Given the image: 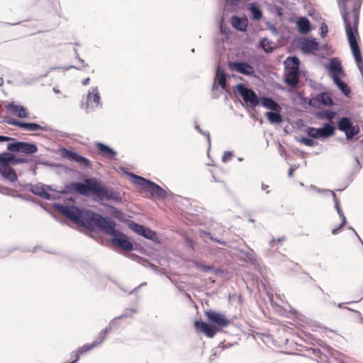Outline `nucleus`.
Wrapping results in <instances>:
<instances>
[{"mask_svg":"<svg viewBox=\"0 0 363 363\" xmlns=\"http://www.w3.org/2000/svg\"><path fill=\"white\" fill-rule=\"evenodd\" d=\"M75 199L70 197L64 200V203H53L52 206L57 212L87 230L94 232L100 230L104 233L111 235V242L125 251L134 250L133 244L128 235L116 229V223L111 218L103 216L84 207L74 205Z\"/></svg>","mask_w":363,"mask_h":363,"instance_id":"1","label":"nucleus"},{"mask_svg":"<svg viewBox=\"0 0 363 363\" xmlns=\"http://www.w3.org/2000/svg\"><path fill=\"white\" fill-rule=\"evenodd\" d=\"M204 313L208 321L197 319L194 321V325L197 332L203 333L207 337H213L230 323V319L218 311L210 309L205 311Z\"/></svg>","mask_w":363,"mask_h":363,"instance_id":"2","label":"nucleus"},{"mask_svg":"<svg viewBox=\"0 0 363 363\" xmlns=\"http://www.w3.org/2000/svg\"><path fill=\"white\" fill-rule=\"evenodd\" d=\"M347 0H337V5L340 9L342 18L343 20L347 38L350 35L353 38H359L358 26L359 21V13L363 0H354L352 5L353 23L351 24L350 20V12L347 8Z\"/></svg>","mask_w":363,"mask_h":363,"instance_id":"3","label":"nucleus"},{"mask_svg":"<svg viewBox=\"0 0 363 363\" xmlns=\"http://www.w3.org/2000/svg\"><path fill=\"white\" fill-rule=\"evenodd\" d=\"M330 78L341 93L346 97H351V88L349 85L341 79V77L345 75L342 68L341 61L338 57H333L330 60L328 65H325Z\"/></svg>","mask_w":363,"mask_h":363,"instance_id":"4","label":"nucleus"},{"mask_svg":"<svg viewBox=\"0 0 363 363\" xmlns=\"http://www.w3.org/2000/svg\"><path fill=\"white\" fill-rule=\"evenodd\" d=\"M232 91L246 109L255 110L258 106L259 96L247 84L238 83L232 87Z\"/></svg>","mask_w":363,"mask_h":363,"instance_id":"5","label":"nucleus"},{"mask_svg":"<svg viewBox=\"0 0 363 363\" xmlns=\"http://www.w3.org/2000/svg\"><path fill=\"white\" fill-rule=\"evenodd\" d=\"M91 199L94 201L101 203V204L104 199L113 201L116 203H121L123 201V199L118 191H116L113 187L107 186L95 177Z\"/></svg>","mask_w":363,"mask_h":363,"instance_id":"6","label":"nucleus"},{"mask_svg":"<svg viewBox=\"0 0 363 363\" xmlns=\"http://www.w3.org/2000/svg\"><path fill=\"white\" fill-rule=\"evenodd\" d=\"M94 177L86 179L84 182H71L66 184L62 194H74L91 198Z\"/></svg>","mask_w":363,"mask_h":363,"instance_id":"7","label":"nucleus"},{"mask_svg":"<svg viewBox=\"0 0 363 363\" xmlns=\"http://www.w3.org/2000/svg\"><path fill=\"white\" fill-rule=\"evenodd\" d=\"M136 179L139 182L138 186L144 191L149 193L150 198L158 200H164L167 198V192L155 182L145 177H139Z\"/></svg>","mask_w":363,"mask_h":363,"instance_id":"8","label":"nucleus"},{"mask_svg":"<svg viewBox=\"0 0 363 363\" xmlns=\"http://www.w3.org/2000/svg\"><path fill=\"white\" fill-rule=\"evenodd\" d=\"M336 127L330 122L324 123L320 127L308 126L306 130L308 136L315 138L322 141L333 137L335 134Z\"/></svg>","mask_w":363,"mask_h":363,"instance_id":"9","label":"nucleus"},{"mask_svg":"<svg viewBox=\"0 0 363 363\" xmlns=\"http://www.w3.org/2000/svg\"><path fill=\"white\" fill-rule=\"evenodd\" d=\"M298 43L302 52L308 55L312 54L313 51H318L320 45L318 40L313 37H295L292 40V44Z\"/></svg>","mask_w":363,"mask_h":363,"instance_id":"10","label":"nucleus"},{"mask_svg":"<svg viewBox=\"0 0 363 363\" xmlns=\"http://www.w3.org/2000/svg\"><path fill=\"white\" fill-rule=\"evenodd\" d=\"M7 150L26 155H33L38 152V146L35 143L19 141L15 138L13 142H10L7 144Z\"/></svg>","mask_w":363,"mask_h":363,"instance_id":"11","label":"nucleus"},{"mask_svg":"<svg viewBox=\"0 0 363 363\" xmlns=\"http://www.w3.org/2000/svg\"><path fill=\"white\" fill-rule=\"evenodd\" d=\"M228 67L230 70L235 71L245 76L255 77L256 75L254 67L245 61H229L228 62Z\"/></svg>","mask_w":363,"mask_h":363,"instance_id":"12","label":"nucleus"},{"mask_svg":"<svg viewBox=\"0 0 363 363\" xmlns=\"http://www.w3.org/2000/svg\"><path fill=\"white\" fill-rule=\"evenodd\" d=\"M226 74L224 68L216 66L214 82L212 86V97L218 99L219 95L216 94L218 86H220L223 91H226Z\"/></svg>","mask_w":363,"mask_h":363,"instance_id":"13","label":"nucleus"},{"mask_svg":"<svg viewBox=\"0 0 363 363\" xmlns=\"http://www.w3.org/2000/svg\"><path fill=\"white\" fill-rule=\"evenodd\" d=\"M353 57L356 62V65L361 73L363 74V57L361 52V50L358 43L359 38H353L352 35L350 36V38H347Z\"/></svg>","mask_w":363,"mask_h":363,"instance_id":"14","label":"nucleus"},{"mask_svg":"<svg viewBox=\"0 0 363 363\" xmlns=\"http://www.w3.org/2000/svg\"><path fill=\"white\" fill-rule=\"evenodd\" d=\"M11 151H5L0 153V164L4 165H17L20 164L28 163L31 161L26 157H17L11 152Z\"/></svg>","mask_w":363,"mask_h":363,"instance_id":"15","label":"nucleus"},{"mask_svg":"<svg viewBox=\"0 0 363 363\" xmlns=\"http://www.w3.org/2000/svg\"><path fill=\"white\" fill-rule=\"evenodd\" d=\"M94 103L96 107L102 108L103 104L97 86L91 87L86 95V104L85 106L86 113H89V104Z\"/></svg>","mask_w":363,"mask_h":363,"instance_id":"16","label":"nucleus"},{"mask_svg":"<svg viewBox=\"0 0 363 363\" xmlns=\"http://www.w3.org/2000/svg\"><path fill=\"white\" fill-rule=\"evenodd\" d=\"M98 152L104 157L116 160L118 152L110 145L101 142H97L95 144Z\"/></svg>","mask_w":363,"mask_h":363,"instance_id":"17","label":"nucleus"},{"mask_svg":"<svg viewBox=\"0 0 363 363\" xmlns=\"http://www.w3.org/2000/svg\"><path fill=\"white\" fill-rule=\"evenodd\" d=\"M192 263L197 269L202 272H211L215 274H219L221 277H224L227 274V272L221 267H215L213 265L204 264L196 260H193Z\"/></svg>","mask_w":363,"mask_h":363,"instance_id":"18","label":"nucleus"},{"mask_svg":"<svg viewBox=\"0 0 363 363\" xmlns=\"http://www.w3.org/2000/svg\"><path fill=\"white\" fill-rule=\"evenodd\" d=\"M360 155L359 157L357 155H353L352 158L354 161V164L352 169L348 173V181L349 182H352L354 177L359 173L363 167V149L359 148Z\"/></svg>","mask_w":363,"mask_h":363,"instance_id":"19","label":"nucleus"},{"mask_svg":"<svg viewBox=\"0 0 363 363\" xmlns=\"http://www.w3.org/2000/svg\"><path fill=\"white\" fill-rule=\"evenodd\" d=\"M281 111V108L279 106L278 107L267 111L264 116L270 124H280L284 121Z\"/></svg>","mask_w":363,"mask_h":363,"instance_id":"20","label":"nucleus"},{"mask_svg":"<svg viewBox=\"0 0 363 363\" xmlns=\"http://www.w3.org/2000/svg\"><path fill=\"white\" fill-rule=\"evenodd\" d=\"M5 108L21 118H26L29 116V113L24 106L15 104L13 101L7 103L5 105Z\"/></svg>","mask_w":363,"mask_h":363,"instance_id":"21","label":"nucleus"},{"mask_svg":"<svg viewBox=\"0 0 363 363\" xmlns=\"http://www.w3.org/2000/svg\"><path fill=\"white\" fill-rule=\"evenodd\" d=\"M0 174L4 179H8L11 183L14 184L18 182L17 173L11 166L0 164Z\"/></svg>","mask_w":363,"mask_h":363,"instance_id":"22","label":"nucleus"},{"mask_svg":"<svg viewBox=\"0 0 363 363\" xmlns=\"http://www.w3.org/2000/svg\"><path fill=\"white\" fill-rule=\"evenodd\" d=\"M230 23L236 30L245 32L247 29L249 22L246 16H243L242 17L233 16L230 18Z\"/></svg>","mask_w":363,"mask_h":363,"instance_id":"23","label":"nucleus"},{"mask_svg":"<svg viewBox=\"0 0 363 363\" xmlns=\"http://www.w3.org/2000/svg\"><path fill=\"white\" fill-rule=\"evenodd\" d=\"M30 192L34 195L40 196L45 200H52L55 199V196L49 193L45 192L43 188V183H38L36 184H32L30 188Z\"/></svg>","mask_w":363,"mask_h":363,"instance_id":"24","label":"nucleus"},{"mask_svg":"<svg viewBox=\"0 0 363 363\" xmlns=\"http://www.w3.org/2000/svg\"><path fill=\"white\" fill-rule=\"evenodd\" d=\"M333 93L331 91L328 90L318 93L316 95V101L319 104L325 106H334L336 104L334 102L333 98Z\"/></svg>","mask_w":363,"mask_h":363,"instance_id":"25","label":"nucleus"},{"mask_svg":"<svg viewBox=\"0 0 363 363\" xmlns=\"http://www.w3.org/2000/svg\"><path fill=\"white\" fill-rule=\"evenodd\" d=\"M258 49L262 50L266 54L272 53L277 48L276 43L267 37L261 38L257 45Z\"/></svg>","mask_w":363,"mask_h":363,"instance_id":"26","label":"nucleus"},{"mask_svg":"<svg viewBox=\"0 0 363 363\" xmlns=\"http://www.w3.org/2000/svg\"><path fill=\"white\" fill-rule=\"evenodd\" d=\"M296 25L298 32L302 34L306 35L313 30L311 22L306 16L298 17L296 21Z\"/></svg>","mask_w":363,"mask_h":363,"instance_id":"27","label":"nucleus"},{"mask_svg":"<svg viewBox=\"0 0 363 363\" xmlns=\"http://www.w3.org/2000/svg\"><path fill=\"white\" fill-rule=\"evenodd\" d=\"M298 71H287L284 76V83L291 89H295L299 82Z\"/></svg>","mask_w":363,"mask_h":363,"instance_id":"28","label":"nucleus"},{"mask_svg":"<svg viewBox=\"0 0 363 363\" xmlns=\"http://www.w3.org/2000/svg\"><path fill=\"white\" fill-rule=\"evenodd\" d=\"M258 106H261L269 110L278 107L279 104L271 96L262 95L259 96Z\"/></svg>","mask_w":363,"mask_h":363,"instance_id":"29","label":"nucleus"},{"mask_svg":"<svg viewBox=\"0 0 363 363\" xmlns=\"http://www.w3.org/2000/svg\"><path fill=\"white\" fill-rule=\"evenodd\" d=\"M314 116L317 119H327L331 123L333 120L336 117L337 113L330 109L322 108L319 111H316L314 113Z\"/></svg>","mask_w":363,"mask_h":363,"instance_id":"30","label":"nucleus"},{"mask_svg":"<svg viewBox=\"0 0 363 363\" xmlns=\"http://www.w3.org/2000/svg\"><path fill=\"white\" fill-rule=\"evenodd\" d=\"M21 129L29 131H37L39 130L44 131H51L52 130V128L48 125L43 126L35 122H26L24 121H23Z\"/></svg>","mask_w":363,"mask_h":363,"instance_id":"31","label":"nucleus"},{"mask_svg":"<svg viewBox=\"0 0 363 363\" xmlns=\"http://www.w3.org/2000/svg\"><path fill=\"white\" fill-rule=\"evenodd\" d=\"M102 205L107 208L108 209L111 211L112 216L119 220L121 222H123L127 224V220H130V219L125 218V213L121 211L120 209L116 208L114 206L107 203H102Z\"/></svg>","mask_w":363,"mask_h":363,"instance_id":"32","label":"nucleus"},{"mask_svg":"<svg viewBox=\"0 0 363 363\" xmlns=\"http://www.w3.org/2000/svg\"><path fill=\"white\" fill-rule=\"evenodd\" d=\"M352 121L348 116H342L337 119L336 129L347 133V131L352 127Z\"/></svg>","mask_w":363,"mask_h":363,"instance_id":"33","label":"nucleus"},{"mask_svg":"<svg viewBox=\"0 0 363 363\" xmlns=\"http://www.w3.org/2000/svg\"><path fill=\"white\" fill-rule=\"evenodd\" d=\"M247 9L251 13L252 20L259 21L263 17V12L257 2L250 3Z\"/></svg>","mask_w":363,"mask_h":363,"instance_id":"34","label":"nucleus"},{"mask_svg":"<svg viewBox=\"0 0 363 363\" xmlns=\"http://www.w3.org/2000/svg\"><path fill=\"white\" fill-rule=\"evenodd\" d=\"M284 64L289 71H298L301 61L296 55L289 56L284 60Z\"/></svg>","mask_w":363,"mask_h":363,"instance_id":"35","label":"nucleus"},{"mask_svg":"<svg viewBox=\"0 0 363 363\" xmlns=\"http://www.w3.org/2000/svg\"><path fill=\"white\" fill-rule=\"evenodd\" d=\"M140 236H143V238L149 240H151L155 243L160 242L156 231L145 225L143 226V229L142 230Z\"/></svg>","mask_w":363,"mask_h":363,"instance_id":"36","label":"nucleus"},{"mask_svg":"<svg viewBox=\"0 0 363 363\" xmlns=\"http://www.w3.org/2000/svg\"><path fill=\"white\" fill-rule=\"evenodd\" d=\"M61 156L64 158L69 160V161L74 162L78 152L74 151L72 149H69L65 147L60 148Z\"/></svg>","mask_w":363,"mask_h":363,"instance_id":"37","label":"nucleus"},{"mask_svg":"<svg viewBox=\"0 0 363 363\" xmlns=\"http://www.w3.org/2000/svg\"><path fill=\"white\" fill-rule=\"evenodd\" d=\"M61 156L64 158L69 160V161L74 162L78 152L74 151L72 149H69L65 147L60 148Z\"/></svg>","mask_w":363,"mask_h":363,"instance_id":"38","label":"nucleus"},{"mask_svg":"<svg viewBox=\"0 0 363 363\" xmlns=\"http://www.w3.org/2000/svg\"><path fill=\"white\" fill-rule=\"evenodd\" d=\"M360 132V128L358 125H354L352 124V127L345 133V139L347 142H352L357 140V138H354Z\"/></svg>","mask_w":363,"mask_h":363,"instance_id":"39","label":"nucleus"},{"mask_svg":"<svg viewBox=\"0 0 363 363\" xmlns=\"http://www.w3.org/2000/svg\"><path fill=\"white\" fill-rule=\"evenodd\" d=\"M75 162L78 163L81 166L85 168H91V162L87 157L82 155L79 152L77 153L76 158L74 160Z\"/></svg>","mask_w":363,"mask_h":363,"instance_id":"40","label":"nucleus"},{"mask_svg":"<svg viewBox=\"0 0 363 363\" xmlns=\"http://www.w3.org/2000/svg\"><path fill=\"white\" fill-rule=\"evenodd\" d=\"M264 255L267 257H272V258H278L280 261H284L286 259V255L280 253L277 250H273L271 249L266 250L264 251Z\"/></svg>","mask_w":363,"mask_h":363,"instance_id":"41","label":"nucleus"},{"mask_svg":"<svg viewBox=\"0 0 363 363\" xmlns=\"http://www.w3.org/2000/svg\"><path fill=\"white\" fill-rule=\"evenodd\" d=\"M127 225L133 232L138 235H140L144 226L143 225L136 223L133 220H127Z\"/></svg>","mask_w":363,"mask_h":363,"instance_id":"42","label":"nucleus"},{"mask_svg":"<svg viewBox=\"0 0 363 363\" xmlns=\"http://www.w3.org/2000/svg\"><path fill=\"white\" fill-rule=\"evenodd\" d=\"M119 169L123 174L128 176V177L130 179V180L131 181L132 183H133L134 184H135L137 186L139 185V182H138L137 179H138L139 177H143L142 176H139V175L135 174L133 172H128V169L124 167H120Z\"/></svg>","mask_w":363,"mask_h":363,"instance_id":"43","label":"nucleus"},{"mask_svg":"<svg viewBox=\"0 0 363 363\" xmlns=\"http://www.w3.org/2000/svg\"><path fill=\"white\" fill-rule=\"evenodd\" d=\"M16 197L21 199L27 201H31L34 203H36V204L39 205L40 206H41L44 210L47 211L48 212H50V211L48 209H47L45 207L43 206L41 201H37L35 198H33L30 195L16 194Z\"/></svg>","mask_w":363,"mask_h":363,"instance_id":"44","label":"nucleus"},{"mask_svg":"<svg viewBox=\"0 0 363 363\" xmlns=\"http://www.w3.org/2000/svg\"><path fill=\"white\" fill-rule=\"evenodd\" d=\"M315 138H313L311 136H301L300 139H296L297 141H299L302 144H304L306 146L308 147H313L318 144V143L314 140Z\"/></svg>","mask_w":363,"mask_h":363,"instance_id":"45","label":"nucleus"},{"mask_svg":"<svg viewBox=\"0 0 363 363\" xmlns=\"http://www.w3.org/2000/svg\"><path fill=\"white\" fill-rule=\"evenodd\" d=\"M240 252L250 263L255 264L257 262V257L253 250L249 248L247 251L241 250Z\"/></svg>","mask_w":363,"mask_h":363,"instance_id":"46","label":"nucleus"},{"mask_svg":"<svg viewBox=\"0 0 363 363\" xmlns=\"http://www.w3.org/2000/svg\"><path fill=\"white\" fill-rule=\"evenodd\" d=\"M332 197H333V199L334 201V208H335L337 214L339 215L340 217L342 216H345L344 215V213L342 211V209L340 206V201L338 200L337 197V195L335 192H332Z\"/></svg>","mask_w":363,"mask_h":363,"instance_id":"47","label":"nucleus"},{"mask_svg":"<svg viewBox=\"0 0 363 363\" xmlns=\"http://www.w3.org/2000/svg\"><path fill=\"white\" fill-rule=\"evenodd\" d=\"M332 197H333V199L334 201V208H335L337 214L339 215L340 217L342 216H345L344 215V213L342 211V209L340 206V201L338 200L337 197V195L335 192H332Z\"/></svg>","mask_w":363,"mask_h":363,"instance_id":"48","label":"nucleus"},{"mask_svg":"<svg viewBox=\"0 0 363 363\" xmlns=\"http://www.w3.org/2000/svg\"><path fill=\"white\" fill-rule=\"evenodd\" d=\"M96 347L97 343H94L93 342L92 343L84 344L83 346L79 347L77 350H79V352H80V354L83 355Z\"/></svg>","mask_w":363,"mask_h":363,"instance_id":"49","label":"nucleus"},{"mask_svg":"<svg viewBox=\"0 0 363 363\" xmlns=\"http://www.w3.org/2000/svg\"><path fill=\"white\" fill-rule=\"evenodd\" d=\"M109 328L106 327L104 330H102L99 334L98 340L94 341V343H97V346L101 344L107 337V335L110 333Z\"/></svg>","mask_w":363,"mask_h":363,"instance_id":"50","label":"nucleus"},{"mask_svg":"<svg viewBox=\"0 0 363 363\" xmlns=\"http://www.w3.org/2000/svg\"><path fill=\"white\" fill-rule=\"evenodd\" d=\"M1 122L3 123H7L9 125H14V126H17L19 128H21V125H22V123H23V121H21V120H18L16 118H4Z\"/></svg>","mask_w":363,"mask_h":363,"instance_id":"51","label":"nucleus"},{"mask_svg":"<svg viewBox=\"0 0 363 363\" xmlns=\"http://www.w3.org/2000/svg\"><path fill=\"white\" fill-rule=\"evenodd\" d=\"M120 318L118 317H116L113 318L108 326L107 328H109V330L111 331L113 330H117L121 327Z\"/></svg>","mask_w":363,"mask_h":363,"instance_id":"52","label":"nucleus"},{"mask_svg":"<svg viewBox=\"0 0 363 363\" xmlns=\"http://www.w3.org/2000/svg\"><path fill=\"white\" fill-rule=\"evenodd\" d=\"M234 345V343H230L227 342L225 340L220 342L218 346L214 349V355H216L217 352L220 350V351L224 350L226 348L230 347Z\"/></svg>","mask_w":363,"mask_h":363,"instance_id":"53","label":"nucleus"},{"mask_svg":"<svg viewBox=\"0 0 363 363\" xmlns=\"http://www.w3.org/2000/svg\"><path fill=\"white\" fill-rule=\"evenodd\" d=\"M218 26H219V30L221 34L227 35L230 33V29L228 27L227 24L223 19H221L219 21Z\"/></svg>","mask_w":363,"mask_h":363,"instance_id":"54","label":"nucleus"},{"mask_svg":"<svg viewBox=\"0 0 363 363\" xmlns=\"http://www.w3.org/2000/svg\"><path fill=\"white\" fill-rule=\"evenodd\" d=\"M0 193L4 195L9 196L11 197H16V195L15 190L4 186H2V187L1 188Z\"/></svg>","mask_w":363,"mask_h":363,"instance_id":"55","label":"nucleus"},{"mask_svg":"<svg viewBox=\"0 0 363 363\" xmlns=\"http://www.w3.org/2000/svg\"><path fill=\"white\" fill-rule=\"evenodd\" d=\"M137 313V310L135 308H127L125 309V312L120 315L118 318L123 319L125 318H130L132 317L133 314H135Z\"/></svg>","mask_w":363,"mask_h":363,"instance_id":"56","label":"nucleus"},{"mask_svg":"<svg viewBox=\"0 0 363 363\" xmlns=\"http://www.w3.org/2000/svg\"><path fill=\"white\" fill-rule=\"evenodd\" d=\"M242 0H225V5L233 10H236Z\"/></svg>","mask_w":363,"mask_h":363,"instance_id":"57","label":"nucleus"},{"mask_svg":"<svg viewBox=\"0 0 363 363\" xmlns=\"http://www.w3.org/2000/svg\"><path fill=\"white\" fill-rule=\"evenodd\" d=\"M56 69V67H50V68L49 69V70H48L46 73H45V74H42V75L39 76L38 77H36V78H35V79H32V80H30V81H28V79H25V82H26L27 84H32L33 83H34V82H37L38 79H42V78H44V77H46L50 71L54 70V69Z\"/></svg>","mask_w":363,"mask_h":363,"instance_id":"58","label":"nucleus"},{"mask_svg":"<svg viewBox=\"0 0 363 363\" xmlns=\"http://www.w3.org/2000/svg\"><path fill=\"white\" fill-rule=\"evenodd\" d=\"M328 33V28L327 24L325 22H322L320 25V36L322 38H324L326 37Z\"/></svg>","mask_w":363,"mask_h":363,"instance_id":"59","label":"nucleus"},{"mask_svg":"<svg viewBox=\"0 0 363 363\" xmlns=\"http://www.w3.org/2000/svg\"><path fill=\"white\" fill-rule=\"evenodd\" d=\"M309 188L311 189H313L315 190L316 192L318 193H322V194H324L326 196H328V195H332V192H334L333 191H331L330 189H319L318 187H316L315 185L313 184H311L310 185Z\"/></svg>","mask_w":363,"mask_h":363,"instance_id":"60","label":"nucleus"},{"mask_svg":"<svg viewBox=\"0 0 363 363\" xmlns=\"http://www.w3.org/2000/svg\"><path fill=\"white\" fill-rule=\"evenodd\" d=\"M234 156L233 152L232 151H225L223 153V155L222 157V162L224 163H226L231 160L233 157Z\"/></svg>","mask_w":363,"mask_h":363,"instance_id":"61","label":"nucleus"},{"mask_svg":"<svg viewBox=\"0 0 363 363\" xmlns=\"http://www.w3.org/2000/svg\"><path fill=\"white\" fill-rule=\"evenodd\" d=\"M31 183H25V184H21L20 182H18L15 184V186L20 188V190H28L30 191V188L32 186Z\"/></svg>","mask_w":363,"mask_h":363,"instance_id":"62","label":"nucleus"},{"mask_svg":"<svg viewBox=\"0 0 363 363\" xmlns=\"http://www.w3.org/2000/svg\"><path fill=\"white\" fill-rule=\"evenodd\" d=\"M43 165L45 166V167H50V168L62 167V165H61L60 164H57V163L50 162V161H47V160H44Z\"/></svg>","mask_w":363,"mask_h":363,"instance_id":"63","label":"nucleus"},{"mask_svg":"<svg viewBox=\"0 0 363 363\" xmlns=\"http://www.w3.org/2000/svg\"><path fill=\"white\" fill-rule=\"evenodd\" d=\"M273 12L279 17H281L284 15V9L277 5H274Z\"/></svg>","mask_w":363,"mask_h":363,"instance_id":"64","label":"nucleus"}]
</instances>
